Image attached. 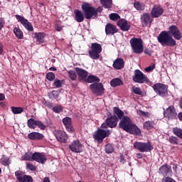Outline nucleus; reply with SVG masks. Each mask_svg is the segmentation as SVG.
Returning <instances> with one entry per match:
<instances>
[{
    "mask_svg": "<svg viewBox=\"0 0 182 182\" xmlns=\"http://www.w3.org/2000/svg\"><path fill=\"white\" fill-rule=\"evenodd\" d=\"M119 126L120 129H123L127 133H130L131 134H135L136 136H139L141 134V131L139 127L133 123V121L128 116H124L122 117L120 121Z\"/></svg>",
    "mask_w": 182,
    "mask_h": 182,
    "instance_id": "nucleus-1",
    "label": "nucleus"
},
{
    "mask_svg": "<svg viewBox=\"0 0 182 182\" xmlns=\"http://www.w3.org/2000/svg\"><path fill=\"white\" fill-rule=\"evenodd\" d=\"M82 9L85 13V19H92L93 16L97 15V12H102L103 11L102 7L95 9L92 4L87 3L82 4Z\"/></svg>",
    "mask_w": 182,
    "mask_h": 182,
    "instance_id": "nucleus-2",
    "label": "nucleus"
},
{
    "mask_svg": "<svg viewBox=\"0 0 182 182\" xmlns=\"http://www.w3.org/2000/svg\"><path fill=\"white\" fill-rule=\"evenodd\" d=\"M158 42L162 46H176V40L167 31H162L158 36Z\"/></svg>",
    "mask_w": 182,
    "mask_h": 182,
    "instance_id": "nucleus-3",
    "label": "nucleus"
},
{
    "mask_svg": "<svg viewBox=\"0 0 182 182\" xmlns=\"http://www.w3.org/2000/svg\"><path fill=\"white\" fill-rule=\"evenodd\" d=\"M102 50V45L97 43H92L91 44V49L88 51V55L93 60H97L100 58Z\"/></svg>",
    "mask_w": 182,
    "mask_h": 182,
    "instance_id": "nucleus-4",
    "label": "nucleus"
},
{
    "mask_svg": "<svg viewBox=\"0 0 182 182\" xmlns=\"http://www.w3.org/2000/svg\"><path fill=\"white\" fill-rule=\"evenodd\" d=\"M130 44L132 48V51L134 53H143V50H144V47L143 46V40L141 38H132L130 40Z\"/></svg>",
    "mask_w": 182,
    "mask_h": 182,
    "instance_id": "nucleus-5",
    "label": "nucleus"
},
{
    "mask_svg": "<svg viewBox=\"0 0 182 182\" xmlns=\"http://www.w3.org/2000/svg\"><path fill=\"white\" fill-rule=\"evenodd\" d=\"M109 136H110V130L109 129H98L93 134V138L100 144L103 143V140H105L106 137H109Z\"/></svg>",
    "mask_w": 182,
    "mask_h": 182,
    "instance_id": "nucleus-6",
    "label": "nucleus"
},
{
    "mask_svg": "<svg viewBox=\"0 0 182 182\" xmlns=\"http://www.w3.org/2000/svg\"><path fill=\"white\" fill-rule=\"evenodd\" d=\"M134 147L141 151V153H147L153 150V146L150 142L144 143L136 141L134 144Z\"/></svg>",
    "mask_w": 182,
    "mask_h": 182,
    "instance_id": "nucleus-7",
    "label": "nucleus"
},
{
    "mask_svg": "<svg viewBox=\"0 0 182 182\" xmlns=\"http://www.w3.org/2000/svg\"><path fill=\"white\" fill-rule=\"evenodd\" d=\"M132 80L136 83H149L150 82L146 75H144L139 70L134 71V75L132 76Z\"/></svg>",
    "mask_w": 182,
    "mask_h": 182,
    "instance_id": "nucleus-8",
    "label": "nucleus"
},
{
    "mask_svg": "<svg viewBox=\"0 0 182 182\" xmlns=\"http://www.w3.org/2000/svg\"><path fill=\"white\" fill-rule=\"evenodd\" d=\"M90 89L92 93L97 96H102L105 93V87L102 83H93L90 85Z\"/></svg>",
    "mask_w": 182,
    "mask_h": 182,
    "instance_id": "nucleus-9",
    "label": "nucleus"
},
{
    "mask_svg": "<svg viewBox=\"0 0 182 182\" xmlns=\"http://www.w3.org/2000/svg\"><path fill=\"white\" fill-rule=\"evenodd\" d=\"M153 87L154 92L159 95V96H161L162 97L167 96V86H166L164 84L156 83L154 85Z\"/></svg>",
    "mask_w": 182,
    "mask_h": 182,
    "instance_id": "nucleus-10",
    "label": "nucleus"
},
{
    "mask_svg": "<svg viewBox=\"0 0 182 182\" xmlns=\"http://www.w3.org/2000/svg\"><path fill=\"white\" fill-rule=\"evenodd\" d=\"M69 149L73 153H82L83 151V145L80 141L76 139L71 142L69 145Z\"/></svg>",
    "mask_w": 182,
    "mask_h": 182,
    "instance_id": "nucleus-11",
    "label": "nucleus"
},
{
    "mask_svg": "<svg viewBox=\"0 0 182 182\" xmlns=\"http://www.w3.org/2000/svg\"><path fill=\"white\" fill-rule=\"evenodd\" d=\"M16 18L18 22L27 29V31H29L30 32L33 31V26H32V23L28 22V19L25 18L23 16H21L20 15H16Z\"/></svg>",
    "mask_w": 182,
    "mask_h": 182,
    "instance_id": "nucleus-12",
    "label": "nucleus"
},
{
    "mask_svg": "<svg viewBox=\"0 0 182 182\" xmlns=\"http://www.w3.org/2000/svg\"><path fill=\"white\" fill-rule=\"evenodd\" d=\"M168 33L169 35H172L174 38V39H176V41H180L181 39V32H180V30L178 29V27L174 25H172L168 28Z\"/></svg>",
    "mask_w": 182,
    "mask_h": 182,
    "instance_id": "nucleus-13",
    "label": "nucleus"
},
{
    "mask_svg": "<svg viewBox=\"0 0 182 182\" xmlns=\"http://www.w3.org/2000/svg\"><path fill=\"white\" fill-rule=\"evenodd\" d=\"M75 72L78 76V80H80V82H86L87 76L89 75L87 71L80 68H75Z\"/></svg>",
    "mask_w": 182,
    "mask_h": 182,
    "instance_id": "nucleus-14",
    "label": "nucleus"
},
{
    "mask_svg": "<svg viewBox=\"0 0 182 182\" xmlns=\"http://www.w3.org/2000/svg\"><path fill=\"white\" fill-rule=\"evenodd\" d=\"M33 160L41 163V164H45L47 160L46 155H44L43 153L35 152L33 154Z\"/></svg>",
    "mask_w": 182,
    "mask_h": 182,
    "instance_id": "nucleus-15",
    "label": "nucleus"
},
{
    "mask_svg": "<svg viewBox=\"0 0 182 182\" xmlns=\"http://www.w3.org/2000/svg\"><path fill=\"white\" fill-rule=\"evenodd\" d=\"M152 21L153 20L151 19L150 14L147 13L144 14L141 17V23L143 28L151 26Z\"/></svg>",
    "mask_w": 182,
    "mask_h": 182,
    "instance_id": "nucleus-16",
    "label": "nucleus"
},
{
    "mask_svg": "<svg viewBox=\"0 0 182 182\" xmlns=\"http://www.w3.org/2000/svg\"><path fill=\"white\" fill-rule=\"evenodd\" d=\"M163 12H164V10H163V7H161V6L155 5L151 11V15L153 18H159V16L163 15Z\"/></svg>",
    "mask_w": 182,
    "mask_h": 182,
    "instance_id": "nucleus-17",
    "label": "nucleus"
},
{
    "mask_svg": "<svg viewBox=\"0 0 182 182\" xmlns=\"http://www.w3.org/2000/svg\"><path fill=\"white\" fill-rule=\"evenodd\" d=\"M117 25L120 28L121 31L124 32H127V31L130 29V23L127 22L124 18L119 20Z\"/></svg>",
    "mask_w": 182,
    "mask_h": 182,
    "instance_id": "nucleus-18",
    "label": "nucleus"
},
{
    "mask_svg": "<svg viewBox=\"0 0 182 182\" xmlns=\"http://www.w3.org/2000/svg\"><path fill=\"white\" fill-rule=\"evenodd\" d=\"M117 32V27L112 23H107L105 26L106 35H114Z\"/></svg>",
    "mask_w": 182,
    "mask_h": 182,
    "instance_id": "nucleus-19",
    "label": "nucleus"
},
{
    "mask_svg": "<svg viewBox=\"0 0 182 182\" xmlns=\"http://www.w3.org/2000/svg\"><path fill=\"white\" fill-rule=\"evenodd\" d=\"M114 69H117V70H120L124 68V60L122 58H117L112 65Z\"/></svg>",
    "mask_w": 182,
    "mask_h": 182,
    "instance_id": "nucleus-20",
    "label": "nucleus"
},
{
    "mask_svg": "<svg viewBox=\"0 0 182 182\" xmlns=\"http://www.w3.org/2000/svg\"><path fill=\"white\" fill-rule=\"evenodd\" d=\"M56 139L60 143H66L68 141V134L64 131H60L56 134Z\"/></svg>",
    "mask_w": 182,
    "mask_h": 182,
    "instance_id": "nucleus-21",
    "label": "nucleus"
},
{
    "mask_svg": "<svg viewBox=\"0 0 182 182\" xmlns=\"http://www.w3.org/2000/svg\"><path fill=\"white\" fill-rule=\"evenodd\" d=\"M105 122L108 124L109 127L112 129L113 127H116V126H117L119 118L116 116H112L109 118H107Z\"/></svg>",
    "mask_w": 182,
    "mask_h": 182,
    "instance_id": "nucleus-22",
    "label": "nucleus"
},
{
    "mask_svg": "<svg viewBox=\"0 0 182 182\" xmlns=\"http://www.w3.org/2000/svg\"><path fill=\"white\" fill-rule=\"evenodd\" d=\"M74 14L75 21L79 23L83 22V21H85V18H86L85 14L83 15V13L78 9L74 10Z\"/></svg>",
    "mask_w": 182,
    "mask_h": 182,
    "instance_id": "nucleus-23",
    "label": "nucleus"
},
{
    "mask_svg": "<svg viewBox=\"0 0 182 182\" xmlns=\"http://www.w3.org/2000/svg\"><path fill=\"white\" fill-rule=\"evenodd\" d=\"M63 123L64 126H65L68 132H75V129L70 125L72 124V119L69 117H65L63 119Z\"/></svg>",
    "mask_w": 182,
    "mask_h": 182,
    "instance_id": "nucleus-24",
    "label": "nucleus"
},
{
    "mask_svg": "<svg viewBox=\"0 0 182 182\" xmlns=\"http://www.w3.org/2000/svg\"><path fill=\"white\" fill-rule=\"evenodd\" d=\"M28 139L30 140H42L43 139V134L39 132H31L28 134Z\"/></svg>",
    "mask_w": 182,
    "mask_h": 182,
    "instance_id": "nucleus-25",
    "label": "nucleus"
},
{
    "mask_svg": "<svg viewBox=\"0 0 182 182\" xmlns=\"http://www.w3.org/2000/svg\"><path fill=\"white\" fill-rule=\"evenodd\" d=\"M165 117H173V116H176V110H174V107L171 106L169 107L166 111L164 112Z\"/></svg>",
    "mask_w": 182,
    "mask_h": 182,
    "instance_id": "nucleus-26",
    "label": "nucleus"
},
{
    "mask_svg": "<svg viewBox=\"0 0 182 182\" xmlns=\"http://www.w3.org/2000/svg\"><path fill=\"white\" fill-rule=\"evenodd\" d=\"M160 173L161 174H165V176H167L168 174H171V166L166 165V166H162L159 168Z\"/></svg>",
    "mask_w": 182,
    "mask_h": 182,
    "instance_id": "nucleus-27",
    "label": "nucleus"
},
{
    "mask_svg": "<svg viewBox=\"0 0 182 182\" xmlns=\"http://www.w3.org/2000/svg\"><path fill=\"white\" fill-rule=\"evenodd\" d=\"M110 85L112 87H116L123 85V81L120 78H114L111 80Z\"/></svg>",
    "mask_w": 182,
    "mask_h": 182,
    "instance_id": "nucleus-28",
    "label": "nucleus"
},
{
    "mask_svg": "<svg viewBox=\"0 0 182 182\" xmlns=\"http://www.w3.org/2000/svg\"><path fill=\"white\" fill-rule=\"evenodd\" d=\"M114 110V114H116L118 117V119H123V116H124V112H123V111H122V109H120L119 107H114L113 108Z\"/></svg>",
    "mask_w": 182,
    "mask_h": 182,
    "instance_id": "nucleus-29",
    "label": "nucleus"
},
{
    "mask_svg": "<svg viewBox=\"0 0 182 182\" xmlns=\"http://www.w3.org/2000/svg\"><path fill=\"white\" fill-rule=\"evenodd\" d=\"M93 82H100V79L96 75H89L87 77L86 83H93Z\"/></svg>",
    "mask_w": 182,
    "mask_h": 182,
    "instance_id": "nucleus-30",
    "label": "nucleus"
},
{
    "mask_svg": "<svg viewBox=\"0 0 182 182\" xmlns=\"http://www.w3.org/2000/svg\"><path fill=\"white\" fill-rule=\"evenodd\" d=\"M14 33L18 39H23V32H22L19 28H14Z\"/></svg>",
    "mask_w": 182,
    "mask_h": 182,
    "instance_id": "nucleus-31",
    "label": "nucleus"
},
{
    "mask_svg": "<svg viewBox=\"0 0 182 182\" xmlns=\"http://www.w3.org/2000/svg\"><path fill=\"white\" fill-rule=\"evenodd\" d=\"M38 122V120H35L33 118H30L27 121V124L29 129H36V123Z\"/></svg>",
    "mask_w": 182,
    "mask_h": 182,
    "instance_id": "nucleus-32",
    "label": "nucleus"
},
{
    "mask_svg": "<svg viewBox=\"0 0 182 182\" xmlns=\"http://www.w3.org/2000/svg\"><path fill=\"white\" fill-rule=\"evenodd\" d=\"M34 35V38H36L37 42H39V43H43V39L45 38V34L43 33H36Z\"/></svg>",
    "mask_w": 182,
    "mask_h": 182,
    "instance_id": "nucleus-33",
    "label": "nucleus"
},
{
    "mask_svg": "<svg viewBox=\"0 0 182 182\" xmlns=\"http://www.w3.org/2000/svg\"><path fill=\"white\" fill-rule=\"evenodd\" d=\"M11 109L14 114H21L23 112V107H11Z\"/></svg>",
    "mask_w": 182,
    "mask_h": 182,
    "instance_id": "nucleus-34",
    "label": "nucleus"
},
{
    "mask_svg": "<svg viewBox=\"0 0 182 182\" xmlns=\"http://www.w3.org/2000/svg\"><path fill=\"white\" fill-rule=\"evenodd\" d=\"M154 127V122L153 121H146L144 123V129L146 130H151Z\"/></svg>",
    "mask_w": 182,
    "mask_h": 182,
    "instance_id": "nucleus-35",
    "label": "nucleus"
},
{
    "mask_svg": "<svg viewBox=\"0 0 182 182\" xmlns=\"http://www.w3.org/2000/svg\"><path fill=\"white\" fill-rule=\"evenodd\" d=\"M68 77L70 79V80L75 81L76 79H77V75L76 74V71L75 70H69L68 71Z\"/></svg>",
    "mask_w": 182,
    "mask_h": 182,
    "instance_id": "nucleus-36",
    "label": "nucleus"
},
{
    "mask_svg": "<svg viewBox=\"0 0 182 182\" xmlns=\"http://www.w3.org/2000/svg\"><path fill=\"white\" fill-rule=\"evenodd\" d=\"M16 177L18 182H21L22 178L25 177V173H23L22 171H17L15 173Z\"/></svg>",
    "mask_w": 182,
    "mask_h": 182,
    "instance_id": "nucleus-37",
    "label": "nucleus"
},
{
    "mask_svg": "<svg viewBox=\"0 0 182 182\" xmlns=\"http://www.w3.org/2000/svg\"><path fill=\"white\" fill-rule=\"evenodd\" d=\"M100 2L105 8H112V0H100Z\"/></svg>",
    "mask_w": 182,
    "mask_h": 182,
    "instance_id": "nucleus-38",
    "label": "nucleus"
},
{
    "mask_svg": "<svg viewBox=\"0 0 182 182\" xmlns=\"http://www.w3.org/2000/svg\"><path fill=\"white\" fill-rule=\"evenodd\" d=\"M134 5V7L136 8V9H137L138 11H143V9H144V4H143V3H140L135 0Z\"/></svg>",
    "mask_w": 182,
    "mask_h": 182,
    "instance_id": "nucleus-39",
    "label": "nucleus"
},
{
    "mask_svg": "<svg viewBox=\"0 0 182 182\" xmlns=\"http://www.w3.org/2000/svg\"><path fill=\"white\" fill-rule=\"evenodd\" d=\"M63 85V80L55 79L54 80L53 86H54V87H56L57 89H59V87H62Z\"/></svg>",
    "mask_w": 182,
    "mask_h": 182,
    "instance_id": "nucleus-40",
    "label": "nucleus"
},
{
    "mask_svg": "<svg viewBox=\"0 0 182 182\" xmlns=\"http://www.w3.org/2000/svg\"><path fill=\"white\" fill-rule=\"evenodd\" d=\"M173 134H176L177 137H179L180 139H182V129L178 127H175L173 129Z\"/></svg>",
    "mask_w": 182,
    "mask_h": 182,
    "instance_id": "nucleus-41",
    "label": "nucleus"
},
{
    "mask_svg": "<svg viewBox=\"0 0 182 182\" xmlns=\"http://www.w3.org/2000/svg\"><path fill=\"white\" fill-rule=\"evenodd\" d=\"M132 92L134 93L135 95H143V91L141 90V88L137 87H132Z\"/></svg>",
    "mask_w": 182,
    "mask_h": 182,
    "instance_id": "nucleus-42",
    "label": "nucleus"
},
{
    "mask_svg": "<svg viewBox=\"0 0 182 182\" xmlns=\"http://www.w3.org/2000/svg\"><path fill=\"white\" fill-rule=\"evenodd\" d=\"M52 110L55 113H61V112H63V107L60 105H57L53 107Z\"/></svg>",
    "mask_w": 182,
    "mask_h": 182,
    "instance_id": "nucleus-43",
    "label": "nucleus"
},
{
    "mask_svg": "<svg viewBox=\"0 0 182 182\" xmlns=\"http://www.w3.org/2000/svg\"><path fill=\"white\" fill-rule=\"evenodd\" d=\"M109 19H111V21H116L118 19H120V16L116 13H112L109 15Z\"/></svg>",
    "mask_w": 182,
    "mask_h": 182,
    "instance_id": "nucleus-44",
    "label": "nucleus"
},
{
    "mask_svg": "<svg viewBox=\"0 0 182 182\" xmlns=\"http://www.w3.org/2000/svg\"><path fill=\"white\" fill-rule=\"evenodd\" d=\"M139 116H144V117H149L150 116V112H144L141 109L137 111Z\"/></svg>",
    "mask_w": 182,
    "mask_h": 182,
    "instance_id": "nucleus-45",
    "label": "nucleus"
},
{
    "mask_svg": "<svg viewBox=\"0 0 182 182\" xmlns=\"http://www.w3.org/2000/svg\"><path fill=\"white\" fill-rule=\"evenodd\" d=\"M114 149H113V146H112L111 144H108L105 146V151L106 153L110 154L112 151H114Z\"/></svg>",
    "mask_w": 182,
    "mask_h": 182,
    "instance_id": "nucleus-46",
    "label": "nucleus"
},
{
    "mask_svg": "<svg viewBox=\"0 0 182 182\" xmlns=\"http://www.w3.org/2000/svg\"><path fill=\"white\" fill-rule=\"evenodd\" d=\"M23 159L27 160L28 161H32L33 160V154L31 153H27L23 156Z\"/></svg>",
    "mask_w": 182,
    "mask_h": 182,
    "instance_id": "nucleus-47",
    "label": "nucleus"
},
{
    "mask_svg": "<svg viewBox=\"0 0 182 182\" xmlns=\"http://www.w3.org/2000/svg\"><path fill=\"white\" fill-rule=\"evenodd\" d=\"M32 177L31 176L26 175L20 182H32Z\"/></svg>",
    "mask_w": 182,
    "mask_h": 182,
    "instance_id": "nucleus-48",
    "label": "nucleus"
},
{
    "mask_svg": "<svg viewBox=\"0 0 182 182\" xmlns=\"http://www.w3.org/2000/svg\"><path fill=\"white\" fill-rule=\"evenodd\" d=\"M55 74L53 73H48L46 74V79H48V80L52 81V80H55Z\"/></svg>",
    "mask_w": 182,
    "mask_h": 182,
    "instance_id": "nucleus-49",
    "label": "nucleus"
},
{
    "mask_svg": "<svg viewBox=\"0 0 182 182\" xmlns=\"http://www.w3.org/2000/svg\"><path fill=\"white\" fill-rule=\"evenodd\" d=\"M37 126V127H38L39 129H41V130H45V129H46V127L45 126V124H43V123H42V122L37 120V123L36 127Z\"/></svg>",
    "mask_w": 182,
    "mask_h": 182,
    "instance_id": "nucleus-50",
    "label": "nucleus"
},
{
    "mask_svg": "<svg viewBox=\"0 0 182 182\" xmlns=\"http://www.w3.org/2000/svg\"><path fill=\"white\" fill-rule=\"evenodd\" d=\"M26 167L27 168H28V170H31V171H35V170H36V166L31 163H27Z\"/></svg>",
    "mask_w": 182,
    "mask_h": 182,
    "instance_id": "nucleus-51",
    "label": "nucleus"
},
{
    "mask_svg": "<svg viewBox=\"0 0 182 182\" xmlns=\"http://www.w3.org/2000/svg\"><path fill=\"white\" fill-rule=\"evenodd\" d=\"M169 141L171 144H177L178 143V139L176 136H171L169 138Z\"/></svg>",
    "mask_w": 182,
    "mask_h": 182,
    "instance_id": "nucleus-52",
    "label": "nucleus"
},
{
    "mask_svg": "<svg viewBox=\"0 0 182 182\" xmlns=\"http://www.w3.org/2000/svg\"><path fill=\"white\" fill-rule=\"evenodd\" d=\"M1 164L4 166H9V164H11V162L9 161V159L3 158V159H1Z\"/></svg>",
    "mask_w": 182,
    "mask_h": 182,
    "instance_id": "nucleus-53",
    "label": "nucleus"
},
{
    "mask_svg": "<svg viewBox=\"0 0 182 182\" xmlns=\"http://www.w3.org/2000/svg\"><path fill=\"white\" fill-rule=\"evenodd\" d=\"M156 68V65L154 64H152L149 65V67L145 68L146 72H153L154 70V68Z\"/></svg>",
    "mask_w": 182,
    "mask_h": 182,
    "instance_id": "nucleus-54",
    "label": "nucleus"
},
{
    "mask_svg": "<svg viewBox=\"0 0 182 182\" xmlns=\"http://www.w3.org/2000/svg\"><path fill=\"white\" fill-rule=\"evenodd\" d=\"M164 182H176L174 179L170 177H166L164 179H163Z\"/></svg>",
    "mask_w": 182,
    "mask_h": 182,
    "instance_id": "nucleus-55",
    "label": "nucleus"
},
{
    "mask_svg": "<svg viewBox=\"0 0 182 182\" xmlns=\"http://www.w3.org/2000/svg\"><path fill=\"white\" fill-rule=\"evenodd\" d=\"M5 26V20L2 18H0V29H2Z\"/></svg>",
    "mask_w": 182,
    "mask_h": 182,
    "instance_id": "nucleus-56",
    "label": "nucleus"
},
{
    "mask_svg": "<svg viewBox=\"0 0 182 182\" xmlns=\"http://www.w3.org/2000/svg\"><path fill=\"white\" fill-rule=\"evenodd\" d=\"M63 29V27L59 26L58 24L55 25V30L58 31V32H60V31H62Z\"/></svg>",
    "mask_w": 182,
    "mask_h": 182,
    "instance_id": "nucleus-57",
    "label": "nucleus"
},
{
    "mask_svg": "<svg viewBox=\"0 0 182 182\" xmlns=\"http://www.w3.org/2000/svg\"><path fill=\"white\" fill-rule=\"evenodd\" d=\"M4 53V44L0 41V55Z\"/></svg>",
    "mask_w": 182,
    "mask_h": 182,
    "instance_id": "nucleus-58",
    "label": "nucleus"
},
{
    "mask_svg": "<svg viewBox=\"0 0 182 182\" xmlns=\"http://www.w3.org/2000/svg\"><path fill=\"white\" fill-rule=\"evenodd\" d=\"M102 129H107V127H109V124H107V122L103 123L101 125Z\"/></svg>",
    "mask_w": 182,
    "mask_h": 182,
    "instance_id": "nucleus-59",
    "label": "nucleus"
},
{
    "mask_svg": "<svg viewBox=\"0 0 182 182\" xmlns=\"http://www.w3.org/2000/svg\"><path fill=\"white\" fill-rule=\"evenodd\" d=\"M2 100H5V95L0 93V102Z\"/></svg>",
    "mask_w": 182,
    "mask_h": 182,
    "instance_id": "nucleus-60",
    "label": "nucleus"
},
{
    "mask_svg": "<svg viewBox=\"0 0 182 182\" xmlns=\"http://www.w3.org/2000/svg\"><path fill=\"white\" fill-rule=\"evenodd\" d=\"M136 159H142L143 156L141 155V154H136Z\"/></svg>",
    "mask_w": 182,
    "mask_h": 182,
    "instance_id": "nucleus-61",
    "label": "nucleus"
},
{
    "mask_svg": "<svg viewBox=\"0 0 182 182\" xmlns=\"http://www.w3.org/2000/svg\"><path fill=\"white\" fill-rule=\"evenodd\" d=\"M43 182H50V180L49 179V178L46 177L44 178Z\"/></svg>",
    "mask_w": 182,
    "mask_h": 182,
    "instance_id": "nucleus-62",
    "label": "nucleus"
},
{
    "mask_svg": "<svg viewBox=\"0 0 182 182\" xmlns=\"http://www.w3.org/2000/svg\"><path fill=\"white\" fill-rule=\"evenodd\" d=\"M178 119L182 122V113L178 114Z\"/></svg>",
    "mask_w": 182,
    "mask_h": 182,
    "instance_id": "nucleus-63",
    "label": "nucleus"
},
{
    "mask_svg": "<svg viewBox=\"0 0 182 182\" xmlns=\"http://www.w3.org/2000/svg\"><path fill=\"white\" fill-rule=\"evenodd\" d=\"M179 105L180 107L182 109V98L180 100Z\"/></svg>",
    "mask_w": 182,
    "mask_h": 182,
    "instance_id": "nucleus-64",
    "label": "nucleus"
}]
</instances>
